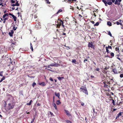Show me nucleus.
Listing matches in <instances>:
<instances>
[{
  "mask_svg": "<svg viewBox=\"0 0 123 123\" xmlns=\"http://www.w3.org/2000/svg\"><path fill=\"white\" fill-rule=\"evenodd\" d=\"M30 48L31 50L32 51H33V46H32V43H30Z\"/></svg>",
  "mask_w": 123,
  "mask_h": 123,
  "instance_id": "17",
  "label": "nucleus"
},
{
  "mask_svg": "<svg viewBox=\"0 0 123 123\" xmlns=\"http://www.w3.org/2000/svg\"><path fill=\"white\" fill-rule=\"evenodd\" d=\"M49 80L52 81H54L53 79L51 77H50L49 79Z\"/></svg>",
  "mask_w": 123,
  "mask_h": 123,
  "instance_id": "47",
  "label": "nucleus"
},
{
  "mask_svg": "<svg viewBox=\"0 0 123 123\" xmlns=\"http://www.w3.org/2000/svg\"><path fill=\"white\" fill-rule=\"evenodd\" d=\"M122 115L121 112H119L117 116V117L116 119H117L119 118V116H121Z\"/></svg>",
  "mask_w": 123,
  "mask_h": 123,
  "instance_id": "14",
  "label": "nucleus"
},
{
  "mask_svg": "<svg viewBox=\"0 0 123 123\" xmlns=\"http://www.w3.org/2000/svg\"><path fill=\"white\" fill-rule=\"evenodd\" d=\"M56 104L57 105H58L61 104V103L60 101V100H57L56 101Z\"/></svg>",
  "mask_w": 123,
  "mask_h": 123,
  "instance_id": "9",
  "label": "nucleus"
},
{
  "mask_svg": "<svg viewBox=\"0 0 123 123\" xmlns=\"http://www.w3.org/2000/svg\"><path fill=\"white\" fill-rule=\"evenodd\" d=\"M104 87L105 88H108V87H110V86H109L107 85L106 84H105L104 85Z\"/></svg>",
  "mask_w": 123,
  "mask_h": 123,
  "instance_id": "29",
  "label": "nucleus"
},
{
  "mask_svg": "<svg viewBox=\"0 0 123 123\" xmlns=\"http://www.w3.org/2000/svg\"><path fill=\"white\" fill-rule=\"evenodd\" d=\"M107 4L108 5H111L112 4V3L111 1H110V2H107Z\"/></svg>",
  "mask_w": 123,
  "mask_h": 123,
  "instance_id": "32",
  "label": "nucleus"
},
{
  "mask_svg": "<svg viewBox=\"0 0 123 123\" xmlns=\"http://www.w3.org/2000/svg\"><path fill=\"white\" fill-rule=\"evenodd\" d=\"M91 78H94V76L93 75H91Z\"/></svg>",
  "mask_w": 123,
  "mask_h": 123,
  "instance_id": "57",
  "label": "nucleus"
},
{
  "mask_svg": "<svg viewBox=\"0 0 123 123\" xmlns=\"http://www.w3.org/2000/svg\"><path fill=\"white\" fill-rule=\"evenodd\" d=\"M5 76H3L0 80V83L2 82L3 80H5Z\"/></svg>",
  "mask_w": 123,
  "mask_h": 123,
  "instance_id": "23",
  "label": "nucleus"
},
{
  "mask_svg": "<svg viewBox=\"0 0 123 123\" xmlns=\"http://www.w3.org/2000/svg\"><path fill=\"white\" fill-rule=\"evenodd\" d=\"M15 5L16 6H19V4L18 3V1H17L16 2V3L15 4Z\"/></svg>",
  "mask_w": 123,
  "mask_h": 123,
  "instance_id": "28",
  "label": "nucleus"
},
{
  "mask_svg": "<svg viewBox=\"0 0 123 123\" xmlns=\"http://www.w3.org/2000/svg\"><path fill=\"white\" fill-rule=\"evenodd\" d=\"M79 16L80 17V18H81L82 17V16L80 14H79Z\"/></svg>",
  "mask_w": 123,
  "mask_h": 123,
  "instance_id": "64",
  "label": "nucleus"
},
{
  "mask_svg": "<svg viewBox=\"0 0 123 123\" xmlns=\"http://www.w3.org/2000/svg\"><path fill=\"white\" fill-rule=\"evenodd\" d=\"M11 2L12 3H15V1L13 0H11Z\"/></svg>",
  "mask_w": 123,
  "mask_h": 123,
  "instance_id": "44",
  "label": "nucleus"
},
{
  "mask_svg": "<svg viewBox=\"0 0 123 123\" xmlns=\"http://www.w3.org/2000/svg\"><path fill=\"white\" fill-rule=\"evenodd\" d=\"M80 92H82L86 95H88V92L85 86H82L80 88Z\"/></svg>",
  "mask_w": 123,
  "mask_h": 123,
  "instance_id": "1",
  "label": "nucleus"
},
{
  "mask_svg": "<svg viewBox=\"0 0 123 123\" xmlns=\"http://www.w3.org/2000/svg\"><path fill=\"white\" fill-rule=\"evenodd\" d=\"M55 97L54 96H53V101L54 102H55Z\"/></svg>",
  "mask_w": 123,
  "mask_h": 123,
  "instance_id": "54",
  "label": "nucleus"
},
{
  "mask_svg": "<svg viewBox=\"0 0 123 123\" xmlns=\"http://www.w3.org/2000/svg\"><path fill=\"white\" fill-rule=\"evenodd\" d=\"M58 20L59 21H60L62 22V26L63 27V28L65 26L64 25H63V22L61 19H60L59 18H58Z\"/></svg>",
  "mask_w": 123,
  "mask_h": 123,
  "instance_id": "11",
  "label": "nucleus"
},
{
  "mask_svg": "<svg viewBox=\"0 0 123 123\" xmlns=\"http://www.w3.org/2000/svg\"><path fill=\"white\" fill-rule=\"evenodd\" d=\"M9 15H10L11 16H12L13 15L12 14L10 13H9Z\"/></svg>",
  "mask_w": 123,
  "mask_h": 123,
  "instance_id": "58",
  "label": "nucleus"
},
{
  "mask_svg": "<svg viewBox=\"0 0 123 123\" xmlns=\"http://www.w3.org/2000/svg\"><path fill=\"white\" fill-rule=\"evenodd\" d=\"M107 24L108 25L110 26H111L112 25V24L111 23L110 21H108L107 22Z\"/></svg>",
  "mask_w": 123,
  "mask_h": 123,
  "instance_id": "21",
  "label": "nucleus"
},
{
  "mask_svg": "<svg viewBox=\"0 0 123 123\" xmlns=\"http://www.w3.org/2000/svg\"><path fill=\"white\" fill-rule=\"evenodd\" d=\"M35 116H33V118L32 119V121L31 122V123H33V122H34V120L35 119Z\"/></svg>",
  "mask_w": 123,
  "mask_h": 123,
  "instance_id": "19",
  "label": "nucleus"
},
{
  "mask_svg": "<svg viewBox=\"0 0 123 123\" xmlns=\"http://www.w3.org/2000/svg\"><path fill=\"white\" fill-rule=\"evenodd\" d=\"M116 22L117 25H119L120 24V23L118 21H117Z\"/></svg>",
  "mask_w": 123,
  "mask_h": 123,
  "instance_id": "53",
  "label": "nucleus"
},
{
  "mask_svg": "<svg viewBox=\"0 0 123 123\" xmlns=\"http://www.w3.org/2000/svg\"><path fill=\"white\" fill-rule=\"evenodd\" d=\"M99 25V23L98 22H97L94 25V26H98Z\"/></svg>",
  "mask_w": 123,
  "mask_h": 123,
  "instance_id": "30",
  "label": "nucleus"
},
{
  "mask_svg": "<svg viewBox=\"0 0 123 123\" xmlns=\"http://www.w3.org/2000/svg\"><path fill=\"white\" fill-rule=\"evenodd\" d=\"M45 1L48 4H50V2H49V0H45Z\"/></svg>",
  "mask_w": 123,
  "mask_h": 123,
  "instance_id": "33",
  "label": "nucleus"
},
{
  "mask_svg": "<svg viewBox=\"0 0 123 123\" xmlns=\"http://www.w3.org/2000/svg\"><path fill=\"white\" fill-rule=\"evenodd\" d=\"M14 33V31L13 30H11V32H9V35L10 37H12L13 36V34Z\"/></svg>",
  "mask_w": 123,
  "mask_h": 123,
  "instance_id": "6",
  "label": "nucleus"
},
{
  "mask_svg": "<svg viewBox=\"0 0 123 123\" xmlns=\"http://www.w3.org/2000/svg\"><path fill=\"white\" fill-rule=\"evenodd\" d=\"M120 78H122L123 77V74H120Z\"/></svg>",
  "mask_w": 123,
  "mask_h": 123,
  "instance_id": "46",
  "label": "nucleus"
},
{
  "mask_svg": "<svg viewBox=\"0 0 123 123\" xmlns=\"http://www.w3.org/2000/svg\"><path fill=\"white\" fill-rule=\"evenodd\" d=\"M107 48L108 49H112V47L111 46H108L107 47Z\"/></svg>",
  "mask_w": 123,
  "mask_h": 123,
  "instance_id": "39",
  "label": "nucleus"
},
{
  "mask_svg": "<svg viewBox=\"0 0 123 123\" xmlns=\"http://www.w3.org/2000/svg\"><path fill=\"white\" fill-rule=\"evenodd\" d=\"M72 62L74 63L75 64H77V63L78 64V63H76V60L75 59H74L73 60H72Z\"/></svg>",
  "mask_w": 123,
  "mask_h": 123,
  "instance_id": "20",
  "label": "nucleus"
},
{
  "mask_svg": "<svg viewBox=\"0 0 123 123\" xmlns=\"http://www.w3.org/2000/svg\"><path fill=\"white\" fill-rule=\"evenodd\" d=\"M115 50L118 52H119V46H118V47H116L115 48Z\"/></svg>",
  "mask_w": 123,
  "mask_h": 123,
  "instance_id": "24",
  "label": "nucleus"
},
{
  "mask_svg": "<svg viewBox=\"0 0 123 123\" xmlns=\"http://www.w3.org/2000/svg\"><path fill=\"white\" fill-rule=\"evenodd\" d=\"M62 12V9H60L59 10V11L57 12L56 13V14H58L60 12Z\"/></svg>",
  "mask_w": 123,
  "mask_h": 123,
  "instance_id": "25",
  "label": "nucleus"
},
{
  "mask_svg": "<svg viewBox=\"0 0 123 123\" xmlns=\"http://www.w3.org/2000/svg\"><path fill=\"white\" fill-rule=\"evenodd\" d=\"M55 95L59 99H60L61 98L60 97V95L59 93H57L56 92H55Z\"/></svg>",
  "mask_w": 123,
  "mask_h": 123,
  "instance_id": "7",
  "label": "nucleus"
},
{
  "mask_svg": "<svg viewBox=\"0 0 123 123\" xmlns=\"http://www.w3.org/2000/svg\"><path fill=\"white\" fill-rule=\"evenodd\" d=\"M37 105L38 106H40L41 105V104L39 103H38L37 104Z\"/></svg>",
  "mask_w": 123,
  "mask_h": 123,
  "instance_id": "63",
  "label": "nucleus"
},
{
  "mask_svg": "<svg viewBox=\"0 0 123 123\" xmlns=\"http://www.w3.org/2000/svg\"><path fill=\"white\" fill-rule=\"evenodd\" d=\"M111 100H112V103L114 105H115V101L113 99H112Z\"/></svg>",
  "mask_w": 123,
  "mask_h": 123,
  "instance_id": "34",
  "label": "nucleus"
},
{
  "mask_svg": "<svg viewBox=\"0 0 123 123\" xmlns=\"http://www.w3.org/2000/svg\"><path fill=\"white\" fill-rule=\"evenodd\" d=\"M92 42H89L88 44V47L89 48H91L93 49H95V45L93 44Z\"/></svg>",
  "mask_w": 123,
  "mask_h": 123,
  "instance_id": "2",
  "label": "nucleus"
},
{
  "mask_svg": "<svg viewBox=\"0 0 123 123\" xmlns=\"http://www.w3.org/2000/svg\"><path fill=\"white\" fill-rule=\"evenodd\" d=\"M5 14L6 16H8V13H5Z\"/></svg>",
  "mask_w": 123,
  "mask_h": 123,
  "instance_id": "62",
  "label": "nucleus"
},
{
  "mask_svg": "<svg viewBox=\"0 0 123 123\" xmlns=\"http://www.w3.org/2000/svg\"><path fill=\"white\" fill-rule=\"evenodd\" d=\"M108 34L110 36L112 37V34L110 31H109L108 33Z\"/></svg>",
  "mask_w": 123,
  "mask_h": 123,
  "instance_id": "35",
  "label": "nucleus"
},
{
  "mask_svg": "<svg viewBox=\"0 0 123 123\" xmlns=\"http://www.w3.org/2000/svg\"><path fill=\"white\" fill-rule=\"evenodd\" d=\"M32 102V101L31 100L29 103H27L26 104V105H30L31 103V102Z\"/></svg>",
  "mask_w": 123,
  "mask_h": 123,
  "instance_id": "22",
  "label": "nucleus"
},
{
  "mask_svg": "<svg viewBox=\"0 0 123 123\" xmlns=\"http://www.w3.org/2000/svg\"><path fill=\"white\" fill-rule=\"evenodd\" d=\"M100 70V69L98 68H97L96 69V70L98 71H99Z\"/></svg>",
  "mask_w": 123,
  "mask_h": 123,
  "instance_id": "50",
  "label": "nucleus"
},
{
  "mask_svg": "<svg viewBox=\"0 0 123 123\" xmlns=\"http://www.w3.org/2000/svg\"><path fill=\"white\" fill-rule=\"evenodd\" d=\"M12 6H16L15 5V4H12Z\"/></svg>",
  "mask_w": 123,
  "mask_h": 123,
  "instance_id": "61",
  "label": "nucleus"
},
{
  "mask_svg": "<svg viewBox=\"0 0 123 123\" xmlns=\"http://www.w3.org/2000/svg\"><path fill=\"white\" fill-rule=\"evenodd\" d=\"M75 34L76 35H77L78 34V32H77L76 33H75Z\"/></svg>",
  "mask_w": 123,
  "mask_h": 123,
  "instance_id": "60",
  "label": "nucleus"
},
{
  "mask_svg": "<svg viewBox=\"0 0 123 123\" xmlns=\"http://www.w3.org/2000/svg\"><path fill=\"white\" fill-rule=\"evenodd\" d=\"M3 71H1L0 73V76H3L2 74V73H3Z\"/></svg>",
  "mask_w": 123,
  "mask_h": 123,
  "instance_id": "42",
  "label": "nucleus"
},
{
  "mask_svg": "<svg viewBox=\"0 0 123 123\" xmlns=\"http://www.w3.org/2000/svg\"><path fill=\"white\" fill-rule=\"evenodd\" d=\"M91 23H92V24H94L95 23V22H94V21H91Z\"/></svg>",
  "mask_w": 123,
  "mask_h": 123,
  "instance_id": "55",
  "label": "nucleus"
},
{
  "mask_svg": "<svg viewBox=\"0 0 123 123\" xmlns=\"http://www.w3.org/2000/svg\"><path fill=\"white\" fill-rule=\"evenodd\" d=\"M118 1L117 0H116L115 3V4L116 5L117 4L118 5H119L120 4V2H118Z\"/></svg>",
  "mask_w": 123,
  "mask_h": 123,
  "instance_id": "13",
  "label": "nucleus"
},
{
  "mask_svg": "<svg viewBox=\"0 0 123 123\" xmlns=\"http://www.w3.org/2000/svg\"><path fill=\"white\" fill-rule=\"evenodd\" d=\"M55 37H53V38L54 39H57V34H55Z\"/></svg>",
  "mask_w": 123,
  "mask_h": 123,
  "instance_id": "36",
  "label": "nucleus"
},
{
  "mask_svg": "<svg viewBox=\"0 0 123 123\" xmlns=\"http://www.w3.org/2000/svg\"><path fill=\"white\" fill-rule=\"evenodd\" d=\"M39 85H41L43 86H44L45 85V83L44 82H42L41 83H39Z\"/></svg>",
  "mask_w": 123,
  "mask_h": 123,
  "instance_id": "10",
  "label": "nucleus"
},
{
  "mask_svg": "<svg viewBox=\"0 0 123 123\" xmlns=\"http://www.w3.org/2000/svg\"><path fill=\"white\" fill-rule=\"evenodd\" d=\"M106 83H107V82L105 81H104V82L103 83L104 84V85H105V84H106Z\"/></svg>",
  "mask_w": 123,
  "mask_h": 123,
  "instance_id": "59",
  "label": "nucleus"
},
{
  "mask_svg": "<svg viewBox=\"0 0 123 123\" xmlns=\"http://www.w3.org/2000/svg\"><path fill=\"white\" fill-rule=\"evenodd\" d=\"M12 17L13 18L14 21H16L17 20V17L14 15L12 16Z\"/></svg>",
  "mask_w": 123,
  "mask_h": 123,
  "instance_id": "15",
  "label": "nucleus"
},
{
  "mask_svg": "<svg viewBox=\"0 0 123 123\" xmlns=\"http://www.w3.org/2000/svg\"><path fill=\"white\" fill-rule=\"evenodd\" d=\"M3 20H4L3 21V23H5L6 22V20H7L8 18H3Z\"/></svg>",
  "mask_w": 123,
  "mask_h": 123,
  "instance_id": "26",
  "label": "nucleus"
},
{
  "mask_svg": "<svg viewBox=\"0 0 123 123\" xmlns=\"http://www.w3.org/2000/svg\"><path fill=\"white\" fill-rule=\"evenodd\" d=\"M106 51L107 52V53H109V50L107 48V47H106Z\"/></svg>",
  "mask_w": 123,
  "mask_h": 123,
  "instance_id": "40",
  "label": "nucleus"
},
{
  "mask_svg": "<svg viewBox=\"0 0 123 123\" xmlns=\"http://www.w3.org/2000/svg\"><path fill=\"white\" fill-rule=\"evenodd\" d=\"M6 16V15H5V14L4 15H3L2 18H6L5 17Z\"/></svg>",
  "mask_w": 123,
  "mask_h": 123,
  "instance_id": "51",
  "label": "nucleus"
},
{
  "mask_svg": "<svg viewBox=\"0 0 123 123\" xmlns=\"http://www.w3.org/2000/svg\"><path fill=\"white\" fill-rule=\"evenodd\" d=\"M50 66H49V65H47L46 66H45V67H46L48 68H51L50 67Z\"/></svg>",
  "mask_w": 123,
  "mask_h": 123,
  "instance_id": "41",
  "label": "nucleus"
},
{
  "mask_svg": "<svg viewBox=\"0 0 123 123\" xmlns=\"http://www.w3.org/2000/svg\"><path fill=\"white\" fill-rule=\"evenodd\" d=\"M16 29H17V27H16L15 26H13V29L14 31H15V30H16Z\"/></svg>",
  "mask_w": 123,
  "mask_h": 123,
  "instance_id": "43",
  "label": "nucleus"
},
{
  "mask_svg": "<svg viewBox=\"0 0 123 123\" xmlns=\"http://www.w3.org/2000/svg\"><path fill=\"white\" fill-rule=\"evenodd\" d=\"M34 18H36L37 17V16L36 15H34Z\"/></svg>",
  "mask_w": 123,
  "mask_h": 123,
  "instance_id": "48",
  "label": "nucleus"
},
{
  "mask_svg": "<svg viewBox=\"0 0 123 123\" xmlns=\"http://www.w3.org/2000/svg\"><path fill=\"white\" fill-rule=\"evenodd\" d=\"M110 55H111V58H112L114 56V54L112 52H111L110 53Z\"/></svg>",
  "mask_w": 123,
  "mask_h": 123,
  "instance_id": "27",
  "label": "nucleus"
},
{
  "mask_svg": "<svg viewBox=\"0 0 123 123\" xmlns=\"http://www.w3.org/2000/svg\"><path fill=\"white\" fill-rule=\"evenodd\" d=\"M63 28V30L64 31L66 30V28H65V27H64V28Z\"/></svg>",
  "mask_w": 123,
  "mask_h": 123,
  "instance_id": "56",
  "label": "nucleus"
},
{
  "mask_svg": "<svg viewBox=\"0 0 123 123\" xmlns=\"http://www.w3.org/2000/svg\"><path fill=\"white\" fill-rule=\"evenodd\" d=\"M87 61V59H85L84 60V63L86 62V61Z\"/></svg>",
  "mask_w": 123,
  "mask_h": 123,
  "instance_id": "52",
  "label": "nucleus"
},
{
  "mask_svg": "<svg viewBox=\"0 0 123 123\" xmlns=\"http://www.w3.org/2000/svg\"><path fill=\"white\" fill-rule=\"evenodd\" d=\"M54 63H52L50 65H49V66H54Z\"/></svg>",
  "mask_w": 123,
  "mask_h": 123,
  "instance_id": "45",
  "label": "nucleus"
},
{
  "mask_svg": "<svg viewBox=\"0 0 123 123\" xmlns=\"http://www.w3.org/2000/svg\"><path fill=\"white\" fill-rule=\"evenodd\" d=\"M53 105L54 106V107L55 108L56 110L57 109V106L56 104L55 103H54L53 104Z\"/></svg>",
  "mask_w": 123,
  "mask_h": 123,
  "instance_id": "18",
  "label": "nucleus"
},
{
  "mask_svg": "<svg viewBox=\"0 0 123 123\" xmlns=\"http://www.w3.org/2000/svg\"><path fill=\"white\" fill-rule=\"evenodd\" d=\"M58 79L60 80H61L62 79H64V77H60V76L58 77H57Z\"/></svg>",
  "mask_w": 123,
  "mask_h": 123,
  "instance_id": "16",
  "label": "nucleus"
},
{
  "mask_svg": "<svg viewBox=\"0 0 123 123\" xmlns=\"http://www.w3.org/2000/svg\"><path fill=\"white\" fill-rule=\"evenodd\" d=\"M66 122L67 123H72L71 121L68 120H67L66 121Z\"/></svg>",
  "mask_w": 123,
  "mask_h": 123,
  "instance_id": "38",
  "label": "nucleus"
},
{
  "mask_svg": "<svg viewBox=\"0 0 123 123\" xmlns=\"http://www.w3.org/2000/svg\"><path fill=\"white\" fill-rule=\"evenodd\" d=\"M14 105H12L11 106L10 108L11 109H12L14 107Z\"/></svg>",
  "mask_w": 123,
  "mask_h": 123,
  "instance_id": "49",
  "label": "nucleus"
},
{
  "mask_svg": "<svg viewBox=\"0 0 123 123\" xmlns=\"http://www.w3.org/2000/svg\"><path fill=\"white\" fill-rule=\"evenodd\" d=\"M102 1L104 3L105 6H107V2L106 1V0H102Z\"/></svg>",
  "mask_w": 123,
  "mask_h": 123,
  "instance_id": "12",
  "label": "nucleus"
},
{
  "mask_svg": "<svg viewBox=\"0 0 123 123\" xmlns=\"http://www.w3.org/2000/svg\"><path fill=\"white\" fill-rule=\"evenodd\" d=\"M55 23L56 22V20L57 21V20L56 19H55ZM57 24L56 25L57 27L58 28H60L61 26L62 25V23L60 21H57Z\"/></svg>",
  "mask_w": 123,
  "mask_h": 123,
  "instance_id": "3",
  "label": "nucleus"
},
{
  "mask_svg": "<svg viewBox=\"0 0 123 123\" xmlns=\"http://www.w3.org/2000/svg\"><path fill=\"white\" fill-rule=\"evenodd\" d=\"M112 70L114 74H116L118 73L117 71L116 68L112 69Z\"/></svg>",
  "mask_w": 123,
  "mask_h": 123,
  "instance_id": "8",
  "label": "nucleus"
},
{
  "mask_svg": "<svg viewBox=\"0 0 123 123\" xmlns=\"http://www.w3.org/2000/svg\"><path fill=\"white\" fill-rule=\"evenodd\" d=\"M61 61H60L58 60L57 62V63H55L54 64V67H58L60 66V65L58 64V63H61Z\"/></svg>",
  "mask_w": 123,
  "mask_h": 123,
  "instance_id": "4",
  "label": "nucleus"
},
{
  "mask_svg": "<svg viewBox=\"0 0 123 123\" xmlns=\"http://www.w3.org/2000/svg\"><path fill=\"white\" fill-rule=\"evenodd\" d=\"M64 111L66 112V114L68 117H69L71 116V115L68 110H65Z\"/></svg>",
  "mask_w": 123,
  "mask_h": 123,
  "instance_id": "5",
  "label": "nucleus"
},
{
  "mask_svg": "<svg viewBox=\"0 0 123 123\" xmlns=\"http://www.w3.org/2000/svg\"><path fill=\"white\" fill-rule=\"evenodd\" d=\"M36 85V84L34 82H33L32 85V86L33 87H34V86H35Z\"/></svg>",
  "mask_w": 123,
  "mask_h": 123,
  "instance_id": "37",
  "label": "nucleus"
},
{
  "mask_svg": "<svg viewBox=\"0 0 123 123\" xmlns=\"http://www.w3.org/2000/svg\"><path fill=\"white\" fill-rule=\"evenodd\" d=\"M68 2H69L70 3H74V2H73L72 0H68Z\"/></svg>",
  "mask_w": 123,
  "mask_h": 123,
  "instance_id": "31",
  "label": "nucleus"
}]
</instances>
